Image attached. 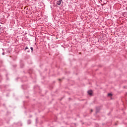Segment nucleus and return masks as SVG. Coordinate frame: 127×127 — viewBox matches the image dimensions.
I'll list each match as a JSON object with an SVG mask.
<instances>
[{"instance_id": "obj_3", "label": "nucleus", "mask_w": 127, "mask_h": 127, "mask_svg": "<svg viewBox=\"0 0 127 127\" xmlns=\"http://www.w3.org/2000/svg\"><path fill=\"white\" fill-rule=\"evenodd\" d=\"M27 123H28V124L29 125L30 124H31V121L28 120Z\"/></svg>"}, {"instance_id": "obj_8", "label": "nucleus", "mask_w": 127, "mask_h": 127, "mask_svg": "<svg viewBox=\"0 0 127 127\" xmlns=\"http://www.w3.org/2000/svg\"><path fill=\"white\" fill-rule=\"evenodd\" d=\"M27 52H30V51H27Z\"/></svg>"}, {"instance_id": "obj_2", "label": "nucleus", "mask_w": 127, "mask_h": 127, "mask_svg": "<svg viewBox=\"0 0 127 127\" xmlns=\"http://www.w3.org/2000/svg\"><path fill=\"white\" fill-rule=\"evenodd\" d=\"M88 95H90V96L92 95V94H93V91L92 90H89L88 92H87Z\"/></svg>"}, {"instance_id": "obj_7", "label": "nucleus", "mask_w": 127, "mask_h": 127, "mask_svg": "<svg viewBox=\"0 0 127 127\" xmlns=\"http://www.w3.org/2000/svg\"><path fill=\"white\" fill-rule=\"evenodd\" d=\"M2 55H4V52H3V53H2Z\"/></svg>"}, {"instance_id": "obj_6", "label": "nucleus", "mask_w": 127, "mask_h": 127, "mask_svg": "<svg viewBox=\"0 0 127 127\" xmlns=\"http://www.w3.org/2000/svg\"><path fill=\"white\" fill-rule=\"evenodd\" d=\"M27 49H28V47H26V48H25V50H27Z\"/></svg>"}, {"instance_id": "obj_5", "label": "nucleus", "mask_w": 127, "mask_h": 127, "mask_svg": "<svg viewBox=\"0 0 127 127\" xmlns=\"http://www.w3.org/2000/svg\"><path fill=\"white\" fill-rule=\"evenodd\" d=\"M108 96H112V94H111V93H109V94H108Z\"/></svg>"}, {"instance_id": "obj_9", "label": "nucleus", "mask_w": 127, "mask_h": 127, "mask_svg": "<svg viewBox=\"0 0 127 127\" xmlns=\"http://www.w3.org/2000/svg\"><path fill=\"white\" fill-rule=\"evenodd\" d=\"M91 112H93V110H91Z\"/></svg>"}, {"instance_id": "obj_4", "label": "nucleus", "mask_w": 127, "mask_h": 127, "mask_svg": "<svg viewBox=\"0 0 127 127\" xmlns=\"http://www.w3.org/2000/svg\"><path fill=\"white\" fill-rule=\"evenodd\" d=\"M30 49L31 50V52H33V47H30Z\"/></svg>"}, {"instance_id": "obj_1", "label": "nucleus", "mask_w": 127, "mask_h": 127, "mask_svg": "<svg viewBox=\"0 0 127 127\" xmlns=\"http://www.w3.org/2000/svg\"><path fill=\"white\" fill-rule=\"evenodd\" d=\"M62 2V0H55V3L57 5H60Z\"/></svg>"}, {"instance_id": "obj_10", "label": "nucleus", "mask_w": 127, "mask_h": 127, "mask_svg": "<svg viewBox=\"0 0 127 127\" xmlns=\"http://www.w3.org/2000/svg\"><path fill=\"white\" fill-rule=\"evenodd\" d=\"M2 50H3V49H2Z\"/></svg>"}]
</instances>
